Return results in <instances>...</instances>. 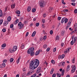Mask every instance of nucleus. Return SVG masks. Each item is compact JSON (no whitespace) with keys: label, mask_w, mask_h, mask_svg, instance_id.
Here are the masks:
<instances>
[{"label":"nucleus","mask_w":77,"mask_h":77,"mask_svg":"<svg viewBox=\"0 0 77 77\" xmlns=\"http://www.w3.org/2000/svg\"><path fill=\"white\" fill-rule=\"evenodd\" d=\"M39 61L37 59L33 60L31 61V63L30 64L29 67L31 69H35L39 66Z\"/></svg>","instance_id":"obj_1"},{"label":"nucleus","mask_w":77,"mask_h":77,"mask_svg":"<svg viewBox=\"0 0 77 77\" xmlns=\"http://www.w3.org/2000/svg\"><path fill=\"white\" fill-rule=\"evenodd\" d=\"M45 6V3L44 2V1L42 0V1L40 2V6L41 7H44Z\"/></svg>","instance_id":"obj_2"},{"label":"nucleus","mask_w":77,"mask_h":77,"mask_svg":"<svg viewBox=\"0 0 77 77\" xmlns=\"http://www.w3.org/2000/svg\"><path fill=\"white\" fill-rule=\"evenodd\" d=\"M18 26L20 27V29H22L24 27V25L21 22H20L18 24Z\"/></svg>","instance_id":"obj_3"},{"label":"nucleus","mask_w":77,"mask_h":77,"mask_svg":"<svg viewBox=\"0 0 77 77\" xmlns=\"http://www.w3.org/2000/svg\"><path fill=\"white\" fill-rule=\"evenodd\" d=\"M34 51V48L31 47L28 50V53H30L31 52H33Z\"/></svg>","instance_id":"obj_4"},{"label":"nucleus","mask_w":77,"mask_h":77,"mask_svg":"<svg viewBox=\"0 0 77 77\" xmlns=\"http://www.w3.org/2000/svg\"><path fill=\"white\" fill-rule=\"evenodd\" d=\"M75 69H76V67H75V66L73 67L71 70V72L72 73L74 72L75 71Z\"/></svg>","instance_id":"obj_5"},{"label":"nucleus","mask_w":77,"mask_h":77,"mask_svg":"<svg viewBox=\"0 0 77 77\" xmlns=\"http://www.w3.org/2000/svg\"><path fill=\"white\" fill-rule=\"evenodd\" d=\"M65 63L64 62H61L59 64V66H65Z\"/></svg>","instance_id":"obj_6"},{"label":"nucleus","mask_w":77,"mask_h":77,"mask_svg":"<svg viewBox=\"0 0 77 77\" xmlns=\"http://www.w3.org/2000/svg\"><path fill=\"white\" fill-rule=\"evenodd\" d=\"M17 46H15L13 47V50L14 52H15V51H17Z\"/></svg>","instance_id":"obj_7"},{"label":"nucleus","mask_w":77,"mask_h":77,"mask_svg":"<svg viewBox=\"0 0 77 77\" xmlns=\"http://www.w3.org/2000/svg\"><path fill=\"white\" fill-rule=\"evenodd\" d=\"M40 52H41V50L40 49L36 52L35 54V56H37L38 55V54L40 53Z\"/></svg>","instance_id":"obj_8"},{"label":"nucleus","mask_w":77,"mask_h":77,"mask_svg":"<svg viewBox=\"0 0 77 77\" xmlns=\"http://www.w3.org/2000/svg\"><path fill=\"white\" fill-rule=\"evenodd\" d=\"M6 64L5 63H3L2 64L0 65V68H4V67H5V66Z\"/></svg>","instance_id":"obj_9"},{"label":"nucleus","mask_w":77,"mask_h":77,"mask_svg":"<svg viewBox=\"0 0 77 77\" xmlns=\"http://www.w3.org/2000/svg\"><path fill=\"white\" fill-rule=\"evenodd\" d=\"M28 54H30L31 56H33L35 54V52H31L30 53H28Z\"/></svg>","instance_id":"obj_10"},{"label":"nucleus","mask_w":77,"mask_h":77,"mask_svg":"<svg viewBox=\"0 0 77 77\" xmlns=\"http://www.w3.org/2000/svg\"><path fill=\"white\" fill-rule=\"evenodd\" d=\"M11 16H9L7 18V20L9 22H10V21H11Z\"/></svg>","instance_id":"obj_11"},{"label":"nucleus","mask_w":77,"mask_h":77,"mask_svg":"<svg viewBox=\"0 0 77 77\" xmlns=\"http://www.w3.org/2000/svg\"><path fill=\"white\" fill-rule=\"evenodd\" d=\"M74 29H77V23H75L73 27Z\"/></svg>","instance_id":"obj_12"},{"label":"nucleus","mask_w":77,"mask_h":77,"mask_svg":"<svg viewBox=\"0 0 77 77\" xmlns=\"http://www.w3.org/2000/svg\"><path fill=\"white\" fill-rule=\"evenodd\" d=\"M9 23V22L8 21H5L4 23V26H6L8 25V24Z\"/></svg>","instance_id":"obj_13"},{"label":"nucleus","mask_w":77,"mask_h":77,"mask_svg":"<svg viewBox=\"0 0 77 77\" xmlns=\"http://www.w3.org/2000/svg\"><path fill=\"white\" fill-rule=\"evenodd\" d=\"M22 77H26V73H23L22 74Z\"/></svg>","instance_id":"obj_14"},{"label":"nucleus","mask_w":77,"mask_h":77,"mask_svg":"<svg viewBox=\"0 0 77 77\" xmlns=\"http://www.w3.org/2000/svg\"><path fill=\"white\" fill-rule=\"evenodd\" d=\"M53 9L52 8H49V10L48 11L50 13H51V12L52 11V10Z\"/></svg>","instance_id":"obj_15"},{"label":"nucleus","mask_w":77,"mask_h":77,"mask_svg":"<svg viewBox=\"0 0 77 77\" xmlns=\"http://www.w3.org/2000/svg\"><path fill=\"white\" fill-rule=\"evenodd\" d=\"M65 34V31L63 30L61 32V36H63Z\"/></svg>","instance_id":"obj_16"},{"label":"nucleus","mask_w":77,"mask_h":77,"mask_svg":"<svg viewBox=\"0 0 77 77\" xmlns=\"http://www.w3.org/2000/svg\"><path fill=\"white\" fill-rule=\"evenodd\" d=\"M3 16V12L2 10L0 9V17H2Z\"/></svg>","instance_id":"obj_17"},{"label":"nucleus","mask_w":77,"mask_h":77,"mask_svg":"<svg viewBox=\"0 0 77 77\" xmlns=\"http://www.w3.org/2000/svg\"><path fill=\"white\" fill-rule=\"evenodd\" d=\"M77 32V29H74V31H73L71 32V35H72V33H76V32Z\"/></svg>","instance_id":"obj_18"},{"label":"nucleus","mask_w":77,"mask_h":77,"mask_svg":"<svg viewBox=\"0 0 77 77\" xmlns=\"http://www.w3.org/2000/svg\"><path fill=\"white\" fill-rule=\"evenodd\" d=\"M65 54H63L61 56H60L59 57H60L61 59H63V58L65 57Z\"/></svg>","instance_id":"obj_19"},{"label":"nucleus","mask_w":77,"mask_h":77,"mask_svg":"<svg viewBox=\"0 0 77 77\" xmlns=\"http://www.w3.org/2000/svg\"><path fill=\"white\" fill-rule=\"evenodd\" d=\"M21 59V57L20 56L19 57H18V59L17 60V64H18V63H19V62H20V60Z\"/></svg>","instance_id":"obj_20"},{"label":"nucleus","mask_w":77,"mask_h":77,"mask_svg":"<svg viewBox=\"0 0 77 77\" xmlns=\"http://www.w3.org/2000/svg\"><path fill=\"white\" fill-rule=\"evenodd\" d=\"M9 51L10 52V53H12L14 52V51H13V50H12V49L11 48H9Z\"/></svg>","instance_id":"obj_21"},{"label":"nucleus","mask_w":77,"mask_h":77,"mask_svg":"<svg viewBox=\"0 0 77 77\" xmlns=\"http://www.w3.org/2000/svg\"><path fill=\"white\" fill-rule=\"evenodd\" d=\"M36 34V31H34L32 34V37L35 36V35Z\"/></svg>","instance_id":"obj_22"},{"label":"nucleus","mask_w":77,"mask_h":77,"mask_svg":"<svg viewBox=\"0 0 77 77\" xmlns=\"http://www.w3.org/2000/svg\"><path fill=\"white\" fill-rule=\"evenodd\" d=\"M65 21V18H63L61 19V23L62 24H63V22Z\"/></svg>","instance_id":"obj_23"},{"label":"nucleus","mask_w":77,"mask_h":77,"mask_svg":"<svg viewBox=\"0 0 77 77\" xmlns=\"http://www.w3.org/2000/svg\"><path fill=\"white\" fill-rule=\"evenodd\" d=\"M57 77H61V74H59L58 73H56Z\"/></svg>","instance_id":"obj_24"},{"label":"nucleus","mask_w":77,"mask_h":77,"mask_svg":"<svg viewBox=\"0 0 77 77\" xmlns=\"http://www.w3.org/2000/svg\"><path fill=\"white\" fill-rule=\"evenodd\" d=\"M69 69H70V67H69V66H68L66 69V71H68L69 70Z\"/></svg>","instance_id":"obj_25"},{"label":"nucleus","mask_w":77,"mask_h":77,"mask_svg":"<svg viewBox=\"0 0 77 77\" xmlns=\"http://www.w3.org/2000/svg\"><path fill=\"white\" fill-rule=\"evenodd\" d=\"M75 57H73V59H72V63H75Z\"/></svg>","instance_id":"obj_26"},{"label":"nucleus","mask_w":77,"mask_h":77,"mask_svg":"<svg viewBox=\"0 0 77 77\" xmlns=\"http://www.w3.org/2000/svg\"><path fill=\"white\" fill-rule=\"evenodd\" d=\"M30 10H31V7L30 6L28 7L27 8V11L28 12H29L30 11Z\"/></svg>","instance_id":"obj_27"},{"label":"nucleus","mask_w":77,"mask_h":77,"mask_svg":"<svg viewBox=\"0 0 77 77\" xmlns=\"http://www.w3.org/2000/svg\"><path fill=\"white\" fill-rule=\"evenodd\" d=\"M64 73H65V69H63L61 75H64Z\"/></svg>","instance_id":"obj_28"},{"label":"nucleus","mask_w":77,"mask_h":77,"mask_svg":"<svg viewBox=\"0 0 77 77\" xmlns=\"http://www.w3.org/2000/svg\"><path fill=\"white\" fill-rule=\"evenodd\" d=\"M70 26H68L66 27V29H71V28L70 27ZM70 27V28H69Z\"/></svg>","instance_id":"obj_29"},{"label":"nucleus","mask_w":77,"mask_h":77,"mask_svg":"<svg viewBox=\"0 0 77 77\" xmlns=\"http://www.w3.org/2000/svg\"><path fill=\"white\" fill-rule=\"evenodd\" d=\"M18 21H19L18 19H17L16 20V22H14V24H16L18 23Z\"/></svg>","instance_id":"obj_30"},{"label":"nucleus","mask_w":77,"mask_h":77,"mask_svg":"<svg viewBox=\"0 0 77 77\" xmlns=\"http://www.w3.org/2000/svg\"><path fill=\"white\" fill-rule=\"evenodd\" d=\"M64 21H65V23H66L68 22V19L66 18H64Z\"/></svg>","instance_id":"obj_31"},{"label":"nucleus","mask_w":77,"mask_h":77,"mask_svg":"<svg viewBox=\"0 0 77 77\" xmlns=\"http://www.w3.org/2000/svg\"><path fill=\"white\" fill-rule=\"evenodd\" d=\"M15 4H13L11 5V8L12 9H14V8H15Z\"/></svg>","instance_id":"obj_32"},{"label":"nucleus","mask_w":77,"mask_h":77,"mask_svg":"<svg viewBox=\"0 0 77 77\" xmlns=\"http://www.w3.org/2000/svg\"><path fill=\"white\" fill-rule=\"evenodd\" d=\"M36 73H37V74H38V73H40V72H41V70L37 69L36 71Z\"/></svg>","instance_id":"obj_33"},{"label":"nucleus","mask_w":77,"mask_h":77,"mask_svg":"<svg viewBox=\"0 0 77 77\" xmlns=\"http://www.w3.org/2000/svg\"><path fill=\"white\" fill-rule=\"evenodd\" d=\"M47 47V45H43V48L45 49Z\"/></svg>","instance_id":"obj_34"},{"label":"nucleus","mask_w":77,"mask_h":77,"mask_svg":"<svg viewBox=\"0 0 77 77\" xmlns=\"http://www.w3.org/2000/svg\"><path fill=\"white\" fill-rule=\"evenodd\" d=\"M16 13L17 14H20V11H17L16 12Z\"/></svg>","instance_id":"obj_35"},{"label":"nucleus","mask_w":77,"mask_h":77,"mask_svg":"<svg viewBox=\"0 0 77 77\" xmlns=\"http://www.w3.org/2000/svg\"><path fill=\"white\" fill-rule=\"evenodd\" d=\"M32 12H35L36 11V8H34L32 9Z\"/></svg>","instance_id":"obj_36"},{"label":"nucleus","mask_w":77,"mask_h":77,"mask_svg":"<svg viewBox=\"0 0 77 77\" xmlns=\"http://www.w3.org/2000/svg\"><path fill=\"white\" fill-rule=\"evenodd\" d=\"M30 75V71H29L27 73L26 75L27 76H29Z\"/></svg>","instance_id":"obj_37"},{"label":"nucleus","mask_w":77,"mask_h":77,"mask_svg":"<svg viewBox=\"0 0 77 77\" xmlns=\"http://www.w3.org/2000/svg\"><path fill=\"white\" fill-rule=\"evenodd\" d=\"M36 76V73H35L34 75L31 76V77H35Z\"/></svg>","instance_id":"obj_38"},{"label":"nucleus","mask_w":77,"mask_h":77,"mask_svg":"<svg viewBox=\"0 0 77 77\" xmlns=\"http://www.w3.org/2000/svg\"><path fill=\"white\" fill-rule=\"evenodd\" d=\"M77 39V37H75L74 38V43H75V42H76V40Z\"/></svg>","instance_id":"obj_39"},{"label":"nucleus","mask_w":77,"mask_h":77,"mask_svg":"<svg viewBox=\"0 0 77 77\" xmlns=\"http://www.w3.org/2000/svg\"><path fill=\"white\" fill-rule=\"evenodd\" d=\"M71 22H69L67 24V26H71Z\"/></svg>","instance_id":"obj_40"},{"label":"nucleus","mask_w":77,"mask_h":77,"mask_svg":"<svg viewBox=\"0 0 77 77\" xmlns=\"http://www.w3.org/2000/svg\"><path fill=\"white\" fill-rule=\"evenodd\" d=\"M3 20L1 19L0 20V25H1L3 23Z\"/></svg>","instance_id":"obj_41"},{"label":"nucleus","mask_w":77,"mask_h":77,"mask_svg":"<svg viewBox=\"0 0 77 77\" xmlns=\"http://www.w3.org/2000/svg\"><path fill=\"white\" fill-rule=\"evenodd\" d=\"M10 62H12L14 61V59L11 58L10 59Z\"/></svg>","instance_id":"obj_42"},{"label":"nucleus","mask_w":77,"mask_h":77,"mask_svg":"<svg viewBox=\"0 0 77 77\" xmlns=\"http://www.w3.org/2000/svg\"><path fill=\"white\" fill-rule=\"evenodd\" d=\"M54 71V69H52L51 71V74H53V71Z\"/></svg>","instance_id":"obj_43"},{"label":"nucleus","mask_w":77,"mask_h":77,"mask_svg":"<svg viewBox=\"0 0 77 77\" xmlns=\"http://www.w3.org/2000/svg\"><path fill=\"white\" fill-rule=\"evenodd\" d=\"M39 23H36L35 24V26H37V27H38L39 26Z\"/></svg>","instance_id":"obj_44"},{"label":"nucleus","mask_w":77,"mask_h":77,"mask_svg":"<svg viewBox=\"0 0 77 77\" xmlns=\"http://www.w3.org/2000/svg\"><path fill=\"white\" fill-rule=\"evenodd\" d=\"M51 62L53 64H54L55 63V61H54V60H51Z\"/></svg>","instance_id":"obj_45"},{"label":"nucleus","mask_w":77,"mask_h":77,"mask_svg":"<svg viewBox=\"0 0 77 77\" xmlns=\"http://www.w3.org/2000/svg\"><path fill=\"white\" fill-rule=\"evenodd\" d=\"M71 49V48H68V49H67L66 50V53H68L69 52V50Z\"/></svg>","instance_id":"obj_46"},{"label":"nucleus","mask_w":77,"mask_h":77,"mask_svg":"<svg viewBox=\"0 0 77 77\" xmlns=\"http://www.w3.org/2000/svg\"><path fill=\"white\" fill-rule=\"evenodd\" d=\"M42 23H45V19H42Z\"/></svg>","instance_id":"obj_47"},{"label":"nucleus","mask_w":77,"mask_h":77,"mask_svg":"<svg viewBox=\"0 0 77 77\" xmlns=\"http://www.w3.org/2000/svg\"><path fill=\"white\" fill-rule=\"evenodd\" d=\"M50 33L51 35L53 34V31L52 30H51L50 31Z\"/></svg>","instance_id":"obj_48"},{"label":"nucleus","mask_w":77,"mask_h":77,"mask_svg":"<svg viewBox=\"0 0 77 77\" xmlns=\"http://www.w3.org/2000/svg\"><path fill=\"white\" fill-rule=\"evenodd\" d=\"M21 47L22 48H24V44H22L21 45Z\"/></svg>","instance_id":"obj_49"},{"label":"nucleus","mask_w":77,"mask_h":77,"mask_svg":"<svg viewBox=\"0 0 77 77\" xmlns=\"http://www.w3.org/2000/svg\"><path fill=\"white\" fill-rule=\"evenodd\" d=\"M56 75L55 73L53 74L52 75V77H56Z\"/></svg>","instance_id":"obj_50"},{"label":"nucleus","mask_w":77,"mask_h":77,"mask_svg":"<svg viewBox=\"0 0 77 77\" xmlns=\"http://www.w3.org/2000/svg\"><path fill=\"white\" fill-rule=\"evenodd\" d=\"M72 5V6H75V3H72L71 4Z\"/></svg>","instance_id":"obj_51"},{"label":"nucleus","mask_w":77,"mask_h":77,"mask_svg":"<svg viewBox=\"0 0 77 77\" xmlns=\"http://www.w3.org/2000/svg\"><path fill=\"white\" fill-rule=\"evenodd\" d=\"M68 12V10H67V9H66V10H63V12Z\"/></svg>","instance_id":"obj_52"},{"label":"nucleus","mask_w":77,"mask_h":77,"mask_svg":"<svg viewBox=\"0 0 77 77\" xmlns=\"http://www.w3.org/2000/svg\"><path fill=\"white\" fill-rule=\"evenodd\" d=\"M6 46V44H4L2 45V47H5Z\"/></svg>","instance_id":"obj_53"},{"label":"nucleus","mask_w":77,"mask_h":77,"mask_svg":"<svg viewBox=\"0 0 77 77\" xmlns=\"http://www.w3.org/2000/svg\"><path fill=\"white\" fill-rule=\"evenodd\" d=\"M62 2L63 5H65V4H66V3L64 2V0H62Z\"/></svg>","instance_id":"obj_54"},{"label":"nucleus","mask_w":77,"mask_h":77,"mask_svg":"<svg viewBox=\"0 0 77 77\" xmlns=\"http://www.w3.org/2000/svg\"><path fill=\"white\" fill-rule=\"evenodd\" d=\"M41 67H39L37 69V70H40L41 71Z\"/></svg>","instance_id":"obj_55"},{"label":"nucleus","mask_w":77,"mask_h":77,"mask_svg":"<svg viewBox=\"0 0 77 77\" xmlns=\"http://www.w3.org/2000/svg\"><path fill=\"white\" fill-rule=\"evenodd\" d=\"M13 27H14V25L13 24H12L10 25V28L11 29L13 28Z\"/></svg>","instance_id":"obj_56"},{"label":"nucleus","mask_w":77,"mask_h":77,"mask_svg":"<svg viewBox=\"0 0 77 77\" xmlns=\"http://www.w3.org/2000/svg\"><path fill=\"white\" fill-rule=\"evenodd\" d=\"M29 72H30V73L31 74H32V73H33V72H34V70H30Z\"/></svg>","instance_id":"obj_57"},{"label":"nucleus","mask_w":77,"mask_h":77,"mask_svg":"<svg viewBox=\"0 0 77 77\" xmlns=\"http://www.w3.org/2000/svg\"><path fill=\"white\" fill-rule=\"evenodd\" d=\"M54 52H55L56 51V48H55L53 50Z\"/></svg>","instance_id":"obj_58"},{"label":"nucleus","mask_w":77,"mask_h":77,"mask_svg":"<svg viewBox=\"0 0 77 77\" xmlns=\"http://www.w3.org/2000/svg\"><path fill=\"white\" fill-rule=\"evenodd\" d=\"M50 48H48L47 49L46 51H50Z\"/></svg>","instance_id":"obj_59"},{"label":"nucleus","mask_w":77,"mask_h":77,"mask_svg":"<svg viewBox=\"0 0 77 77\" xmlns=\"http://www.w3.org/2000/svg\"><path fill=\"white\" fill-rule=\"evenodd\" d=\"M46 16H47V15L45 14H44L43 15V17L44 18H45V17H46Z\"/></svg>","instance_id":"obj_60"},{"label":"nucleus","mask_w":77,"mask_h":77,"mask_svg":"<svg viewBox=\"0 0 77 77\" xmlns=\"http://www.w3.org/2000/svg\"><path fill=\"white\" fill-rule=\"evenodd\" d=\"M28 35H29V32H27L26 33V36L27 37V36H28Z\"/></svg>","instance_id":"obj_61"},{"label":"nucleus","mask_w":77,"mask_h":77,"mask_svg":"<svg viewBox=\"0 0 77 77\" xmlns=\"http://www.w3.org/2000/svg\"><path fill=\"white\" fill-rule=\"evenodd\" d=\"M56 39L57 40H58V39H59V36L58 35H57L56 37Z\"/></svg>","instance_id":"obj_62"},{"label":"nucleus","mask_w":77,"mask_h":77,"mask_svg":"<svg viewBox=\"0 0 77 77\" xmlns=\"http://www.w3.org/2000/svg\"><path fill=\"white\" fill-rule=\"evenodd\" d=\"M74 13L75 14H77V9H76L74 10Z\"/></svg>","instance_id":"obj_63"},{"label":"nucleus","mask_w":77,"mask_h":77,"mask_svg":"<svg viewBox=\"0 0 77 77\" xmlns=\"http://www.w3.org/2000/svg\"><path fill=\"white\" fill-rule=\"evenodd\" d=\"M58 20H61V17H58Z\"/></svg>","instance_id":"obj_64"}]
</instances>
